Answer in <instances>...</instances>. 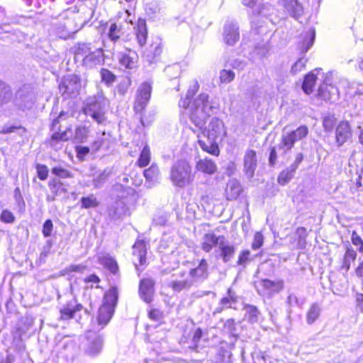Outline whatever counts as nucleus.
I'll use <instances>...</instances> for the list:
<instances>
[{"label": "nucleus", "mask_w": 363, "mask_h": 363, "mask_svg": "<svg viewBox=\"0 0 363 363\" xmlns=\"http://www.w3.org/2000/svg\"><path fill=\"white\" fill-rule=\"evenodd\" d=\"M354 272L358 278L363 279V260L359 262Z\"/></svg>", "instance_id": "obj_64"}, {"label": "nucleus", "mask_w": 363, "mask_h": 363, "mask_svg": "<svg viewBox=\"0 0 363 363\" xmlns=\"http://www.w3.org/2000/svg\"><path fill=\"white\" fill-rule=\"evenodd\" d=\"M84 113L89 115L96 123H101L106 120L105 111L101 101L94 99L89 101L84 107Z\"/></svg>", "instance_id": "obj_13"}, {"label": "nucleus", "mask_w": 363, "mask_h": 363, "mask_svg": "<svg viewBox=\"0 0 363 363\" xmlns=\"http://www.w3.org/2000/svg\"><path fill=\"white\" fill-rule=\"evenodd\" d=\"M16 217L14 214L9 209L3 210L0 213V220L6 224H11L15 222Z\"/></svg>", "instance_id": "obj_49"}, {"label": "nucleus", "mask_w": 363, "mask_h": 363, "mask_svg": "<svg viewBox=\"0 0 363 363\" xmlns=\"http://www.w3.org/2000/svg\"><path fill=\"white\" fill-rule=\"evenodd\" d=\"M337 95V88L332 84H328L324 82L320 84L315 96L321 102H327L332 101Z\"/></svg>", "instance_id": "obj_16"}, {"label": "nucleus", "mask_w": 363, "mask_h": 363, "mask_svg": "<svg viewBox=\"0 0 363 363\" xmlns=\"http://www.w3.org/2000/svg\"><path fill=\"white\" fill-rule=\"evenodd\" d=\"M348 185L351 192L353 193L358 191L362 186L361 175H358L354 182L352 180L349 181Z\"/></svg>", "instance_id": "obj_59"}, {"label": "nucleus", "mask_w": 363, "mask_h": 363, "mask_svg": "<svg viewBox=\"0 0 363 363\" xmlns=\"http://www.w3.org/2000/svg\"><path fill=\"white\" fill-rule=\"evenodd\" d=\"M208 262L206 259L203 258L200 259L199 265L196 267L190 269L189 275L194 281L201 278H206L208 276Z\"/></svg>", "instance_id": "obj_25"}, {"label": "nucleus", "mask_w": 363, "mask_h": 363, "mask_svg": "<svg viewBox=\"0 0 363 363\" xmlns=\"http://www.w3.org/2000/svg\"><path fill=\"white\" fill-rule=\"evenodd\" d=\"M242 191L240 184L235 182L230 183L225 191V199L228 201H235L240 197Z\"/></svg>", "instance_id": "obj_31"}, {"label": "nucleus", "mask_w": 363, "mask_h": 363, "mask_svg": "<svg viewBox=\"0 0 363 363\" xmlns=\"http://www.w3.org/2000/svg\"><path fill=\"white\" fill-rule=\"evenodd\" d=\"M179 277L180 279L172 281L169 284L172 289L176 292L189 289L193 283V281L188 279L186 272L184 271L179 273Z\"/></svg>", "instance_id": "obj_24"}, {"label": "nucleus", "mask_w": 363, "mask_h": 363, "mask_svg": "<svg viewBox=\"0 0 363 363\" xmlns=\"http://www.w3.org/2000/svg\"><path fill=\"white\" fill-rule=\"evenodd\" d=\"M118 294L116 287L106 291L104 295L103 303L98 310L96 320L102 328L111 320L117 305Z\"/></svg>", "instance_id": "obj_3"}, {"label": "nucleus", "mask_w": 363, "mask_h": 363, "mask_svg": "<svg viewBox=\"0 0 363 363\" xmlns=\"http://www.w3.org/2000/svg\"><path fill=\"white\" fill-rule=\"evenodd\" d=\"M284 288V281L282 279L271 280L262 279L259 282V289L257 291L259 294H267L272 296L280 293Z\"/></svg>", "instance_id": "obj_12"}, {"label": "nucleus", "mask_w": 363, "mask_h": 363, "mask_svg": "<svg viewBox=\"0 0 363 363\" xmlns=\"http://www.w3.org/2000/svg\"><path fill=\"white\" fill-rule=\"evenodd\" d=\"M75 150L77 153V157L78 160L83 161L85 157L89 153L90 149L87 146H75Z\"/></svg>", "instance_id": "obj_54"}, {"label": "nucleus", "mask_w": 363, "mask_h": 363, "mask_svg": "<svg viewBox=\"0 0 363 363\" xmlns=\"http://www.w3.org/2000/svg\"><path fill=\"white\" fill-rule=\"evenodd\" d=\"M317 80L318 76L313 71L309 72L304 76L302 83V89L306 94L310 95L313 93Z\"/></svg>", "instance_id": "obj_26"}, {"label": "nucleus", "mask_w": 363, "mask_h": 363, "mask_svg": "<svg viewBox=\"0 0 363 363\" xmlns=\"http://www.w3.org/2000/svg\"><path fill=\"white\" fill-rule=\"evenodd\" d=\"M235 73L232 70L222 69L220 72L219 80L222 84H227L234 80Z\"/></svg>", "instance_id": "obj_47"}, {"label": "nucleus", "mask_w": 363, "mask_h": 363, "mask_svg": "<svg viewBox=\"0 0 363 363\" xmlns=\"http://www.w3.org/2000/svg\"><path fill=\"white\" fill-rule=\"evenodd\" d=\"M90 43H77L71 48L70 52L74 55V60L78 57L84 58L86 54L90 50Z\"/></svg>", "instance_id": "obj_35"}, {"label": "nucleus", "mask_w": 363, "mask_h": 363, "mask_svg": "<svg viewBox=\"0 0 363 363\" xmlns=\"http://www.w3.org/2000/svg\"><path fill=\"white\" fill-rule=\"evenodd\" d=\"M38 178L40 181H45L48 178L49 169L47 165L37 163L35 165Z\"/></svg>", "instance_id": "obj_45"}, {"label": "nucleus", "mask_w": 363, "mask_h": 363, "mask_svg": "<svg viewBox=\"0 0 363 363\" xmlns=\"http://www.w3.org/2000/svg\"><path fill=\"white\" fill-rule=\"evenodd\" d=\"M12 98V90L9 85L0 80V106L7 104Z\"/></svg>", "instance_id": "obj_34"}, {"label": "nucleus", "mask_w": 363, "mask_h": 363, "mask_svg": "<svg viewBox=\"0 0 363 363\" xmlns=\"http://www.w3.org/2000/svg\"><path fill=\"white\" fill-rule=\"evenodd\" d=\"M264 244V236L260 231L255 232L253 235V240L251 245L252 250H258L262 247Z\"/></svg>", "instance_id": "obj_50"}, {"label": "nucleus", "mask_w": 363, "mask_h": 363, "mask_svg": "<svg viewBox=\"0 0 363 363\" xmlns=\"http://www.w3.org/2000/svg\"><path fill=\"white\" fill-rule=\"evenodd\" d=\"M288 13L294 18L298 19L303 14V8L302 5L297 1V5H293L291 10H289Z\"/></svg>", "instance_id": "obj_55"}, {"label": "nucleus", "mask_w": 363, "mask_h": 363, "mask_svg": "<svg viewBox=\"0 0 363 363\" xmlns=\"http://www.w3.org/2000/svg\"><path fill=\"white\" fill-rule=\"evenodd\" d=\"M308 133V128L306 125H301L296 130L282 135L278 147L279 149L283 150V152L286 153L293 148L297 141L306 138Z\"/></svg>", "instance_id": "obj_8"}, {"label": "nucleus", "mask_w": 363, "mask_h": 363, "mask_svg": "<svg viewBox=\"0 0 363 363\" xmlns=\"http://www.w3.org/2000/svg\"><path fill=\"white\" fill-rule=\"evenodd\" d=\"M99 72L101 82L108 86L111 85L116 80V76L106 68H101Z\"/></svg>", "instance_id": "obj_43"}, {"label": "nucleus", "mask_w": 363, "mask_h": 363, "mask_svg": "<svg viewBox=\"0 0 363 363\" xmlns=\"http://www.w3.org/2000/svg\"><path fill=\"white\" fill-rule=\"evenodd\" d=\"M134 35L139 47L143 48L147 41L148 29L146 20L139 18L133 27Z\"/></svg>", "instance_id": "obj_19"}, {"label": "nucleus", "mask_w": 363, "mask_h": 363, "mask_svg": "<svg viewBox=\"0 0 363 363\" xmlns=\"http://www.w3.org/2000/svg\"><path fill=\"white\" fill-rule=\"evenodd\" d=\"M303 154L299 152L296 154L294 162L290 165L289 168L283 169L278 175L277 182L281 186H284L289 182L294 177L295 172L299 164L303 160Z\"/></svg>", "instance_id": "obj_14"}, {"label": "nucleus", "mask_w": 363, "mask_h": 363, "mask_svg": "<svg viewBox=\"0 0 363 363\" xmlns=\"http://www.w3.org/2000/svg\"><path fill=\"white\" fill-rule=\"evenodd\" d=\"M220 239H224V236H217L213 233H206L201 244V250L206 253L211 252L218 244Z\"/></svg>", "instance_id": "obj_23"}, {"label": "nucleus", "mask_w": 363, "mask_h": 363, "mask_svg": "<svg viewBox=\"0 0 363 363\" xmlns=\"http://www.w3.org/2000/svg\"><path fill=\"white\" fill-rule=\"evenodd\" d=\"M147 242L143 239L137 238L133 245L132 255L138 260V263L134 264L138 276H140L143 269L141 267H145L147 264Z\"/></svg>", "instance_id": "obj_9"}, {"label": "nucleus", "mask_w": 363, "mask_h": 363, "mask_svg": "<svg viewBox=\"0 0 363 363\" xmlns=\"http://www.w3.org/2000/svg\"><path fill=\"white\" fill-rule=\"evenodd\" d=\"M51 172L55 177L49 180L48 186L51 192V200L53 201L62 194H67L68 193L67 185L61 179H71L73 177V174L71 171L62 166L52 167Z\"/></svg>", "instance_id": "obj_4"}, {"label": "nucleus", "mask_w": 363, "mask_h": 363, "mask_svg": "<svg viewBox=\"0 0 363 363\" xmlns=\"http://www.w3.org/2000/svg\"><path fill=\"white\" fill-rule=\"evenodd\" d=\"M243 165L245 172L249 174L250 177H252L257 165V153L255 150L252 149L246 150L243 158Z\"/></svg>", "instance_id": "obj_22"}, {"label": "nucleus", "mask_w": 363, "mask_h": 363, "mask_svg": "<svg viewBox=\"0 0 363 363\" xmlns=\"http://www.w3.org/2000/svg\"><path fill=\"white\" fill-rule=\"evenodd\" d=\"M357 257V254L356 251L351 246L347 247L343 256L342 265L340 267L341 269L348 272L350 269L351 263L356 260Z\"/></svg>", "instance_id": "obj_30"}, {"label": "nucleus", "mask_w": 363, "mask_h": 363, "mask_svg": "<svg viewBox=\"0 0 363 363\" xmlns=\"http://www.w3.org/2000/svg\"><path fill=\"white\" fill-rule=\"evenodd\" d=\"M151 161V151L150 147L146 145L143 147L139 157L135 162V165L140 168H143L149 165Z\"/></svg>", "instance_id": "obj_32"}, {"label": "nucleus", "mask_w": 363, "mask_h": 363, "mask_svg": "<svg viewBox=\"0 0 363 363\" xmlns=\"http://www.w3.org/2000/svg\"><path fill=\"white\" fill-rule=\"evenodd\" d=\"M53 229V224L50 219L46 220L43 225L42 233L45 237H50Z\"/></svg>", "instance_id": "obj_60"}, {"label": "nucleus", "mask_w": 363, "mask_h": 363, "mask_svg": "<svg viewBox=\"0 0 363 363\" xmlns=\"http://www.w3.org/2000/svg\"><path fill=\"white\" fill-rule=\"evenodd\" d=\"M308 235L306 228L305 227H298L296 229L293 243H296L297 248H303L306 245V238Z\"/></svg>", "instance_id": "obj_36"}, {"label": "nucleus", "mask_w": 363, "mask_h": 363, "mask_svg": "<svg viewBox=\"0 0 363 363\" xmlns=\"http://www.w3.org/2000/svg\"><path fill=\"white\" fill-rule=\"evenodd\" d=\"M164 44L162 40L159 37H156L152 40L149 45L147 55L152 59H155L162 54Z\"/></svg>", "instance_id": "obj_27"}, {"label": "nucleus", "mask_w": 363, "mask_h": 363, "mask_svg": "<svg viewBox=\"0 0 363 363\" xmlns=\"http://www.w3.org/2000/svg\"><path fill=\"white\" fill-rule=\"evenodd\" d=\"M227 294L228 296L223 297L220 299V304L222 309L230 308H232V304H235L238 302V296L231 288L228 289Z\"/></svg>", "instance_id": "obj_37"}, {"label": "nucleus", "mask_w": 363, "mask_h": 363, "mask_svg": "<svg viewBox=\"0 0 363 363\" xmlns=\"http://www.w3.org/2000/svg\"><path fill=\"white\" fill-rule=\"evenodd\" d=\"M67 116V113L62 111L58 116L52 120L50 129L53 133L46 140V144L52 147H55L60 142H67L73 140L77 143H83L86 141L89 135V127L84 125H77L72 135V125H69L65 130H60V123L62 121V117Z\"/></svg>", "instance_id": "obj_1"}, {"label": "nucleus", "mask_w": 363, "mask_h": 363, "mask_svg": "<svg viewBox=\"0 0 363 363\" xmlns=\"http://www.w3.org/2000/svg\"><path fill=\"white\" fill-rule=\"evenodd\" d=\"M351 242L355 245L358 246V251L359 252H363V240L362 238L357 233L356 231H352L351 235Z\"/></svg>", "instance_id": "obj_52"}, {"label": "nucleus", "mask_w": 363, "mask_h": 363, "mask_svg": "<svg viewBox=\"0 0 363 363\" xmlns=\"http://www.w3.org/2000/svg\"><path fill=\"white\" fill-rule=\"evenodd\" d=\"M101 264L113 274H116L119 272V267L116 260L111 257H104Z\"/></svg>", "instance_id": "obj_39"}, {"label": "nucleus", "mask_w": 363, "mask_h": 363, "mask_svg": "<svg viewBox=\"0 0 363 363\" xmlns=\"http://www.w3.org/2000/svg\"><path fill=\"white\" fill-rule=\"evenodd\" d=\"M155 282L152 278H143L139 282V296L145 303H150L153 300Z\"/></svg>", "instance_id": "obj_15"}, {"label": "nucleus", "mask_w": 363, "mask_h": 363, "mask_svg": "<svg viewBox=\"0 0 363 363\" xmlns=\"http://www.w3.org/2000/svg\"><path fill=\"white\" fill-rule=\"evenodd\" d=\"M281 4L288 12L291 10L293 5H297V0H281Z\"/></svg>", "instance_id": "obj_63"}, {"label": "nucleus", "mask_w": 363, "mask_h": 363, "mask_svg": "<svg viewBox=\"0 0 363 363\" xmlns=\"http://www.w3.org/2000/svg\"><path fill=\"white\" fill-rule=\"evenodd\" d=\"M81 87V77L77 74H70L63 77L58 85L60 94L67 99H72L79 95Z\"/></svg>", "instance_id": "obj_7"}, {"label": "nucleus", "mask_w": 363, "mask_h": 363, "mask_svg": "<svg viewBox=\"0 0 363 363\" xmlns=\"http://www.w3.org/2000/svg\"><path fill=\"white\" fill-rule=\"evenodd\" d=\"M199 84L197 81H195L194 84L189 87L187 89L186 96L181 98L179 101V106L184 109L190 108L189 117L191 121L196 125H199L201 124V120L196 116V112L198 108V106L196 104V101L194 99L196 94L199 89Z\"/></svg>", "instance_id": "obj_5"}, {"label": "nucleus", "mask_w": 363, "mask_h": 363, "mask_svg": "<svg viewBox=\"0 0 363 363\" xmlns=\"http://www.w3.org/2000/svg\"><path fill=\"white\" fill-rule=\"evenodd\" d=\"M288 13L294 18L298 19L303 14V8L302 5L297 1V5H293L291 10H289Z\"/></svg>", "instance_id": "obj_56"}, {"label": "nucleus", "mask_w": 363, "mask_h": 363, "mask_svg": "<svg viewBox=\"0 0 363 363\" xmlns=\"http://www.w3.org/2000/svg\"><path fill=\"white\" fill-rule=\"evenodd\" d=\"M307 61L306 58H299L291 67V72L293 74H297L303 71L306 69Z\"/></svg>", "instance_id": "obj_48"}, {"label": "nucleus", "mask_w": 363, "mask_h": 363, "mask_svg": "<svg viewBox=\"0 0 363 363\" xmlns=\"http://www.w3.org/2000/svg\"><path fill=\"white\" fill-rule=\"evenodd\" d=\"M250 251L249 250H243L239 252L237 264L240 266H245L247 262L250 259Z\"/></svg>", "instance_id": "obj_51"}, {"label": "nucleus", "mask_w": 363, "mask_h": 363, "mask_svg": "<svg viewBox=\"0 0 363 363\" xmlns=\"http://www.w3.org/2000/svg\"><path fill=\"white\" fill-rule=\"evenodd\" d=\"M104 55V49L96 48L94 50H89L84 58L82 59L84 64L96 63L103 59Z\"/></svg>", "instance_id": "obj_33"}, {"label": "nucleus", "mask_w": 363, "mask_h": 363, "mask_svg": "<svg viewBox=\"0 0 363 363\" xmlns=\"http://www.w3.org/2000/svg\"><path fill=\"white\" fill-rule=\"evenodd\" d=\"M169 179L175 187L184 188L191 185L195 179L191 162L184 158L177 160L170 167Z\"/></svg>", "instance_id": "obj_2"}, {"label": "nucleus", "mask_w": 363, "mask_h": 363, "mask_svg": "<svg viewBox=\"0 0 363 363\" xmlns=\"http://www.w3.org/2000/svg\"><path fill=\"white\" fill-rule=\"evenodd\" d=\"M118 61L120 65L127 69H133L138 67V54L130 48L120 55Z\"/></svg>", "instance_id": "obj_20"}, {"label": "nucleus", "mask_w": 363, "mask_h": 363, "mask_svg": "<svg viewBox=\"0 0 363 363\" xmlns=\"http://www.w3.org/2000/svg\"><path fill=\"white\" fill-rule=\"evenodd\" d=\"M320 315V308L317 303H314L310 306L306 313V321L309 325L313 324L318 320Z\"/></svg>", "instance_id": "obj_38"}, {"label": "nucleus", "mask_w": 363, "mask_h": 363, "mask_svg": "<svg viewBox=\"0 0 363 363\" xmlns=\"http://www.w3.org/2000/svg\"><path fill=\"white\" fill-rule=\"evenodd\" d=\"M83 281L85 284H89V283L94 284H96L95 288H100L99 284L101 282V279L96 274H91L88 275L87 277H86L84 279Z\"/></svg>", "instance_id": "obj_61"}, {"label": "nucleus", "mask_w": 363, "mask_h": 363, "mask_svg": "<svg viewBox=\"0 0 363 363\" xmlns=\"http://www.w3.org/2000/svg\"><path fill=\"white\" fill-rule=\"evenodd\" d=\"M203 332L201 328H197L194 330L192 337H191V342L194 345L195 347H198V345L200 342V340H201V337H203Z\"/></svg>", "instance_id": "obj_57"}, {"label": "nucleus", "mask_w": 363, "mask_h": 363, "mask_svg": "<svg viewBox=\"0 0 363 363\" xmlns=\"http://www.w3.org/2000/svg\"><path fill=\"white\" fill-rule=\"evenodd\" d=\"M299 38L300 39L298 43V49L301 52H305L313 43L315 39V30L313 29H311L307 33L301 35Z\"/></svg>", "instance_id": "obj_28"}, {"label": "nucleus", "mask_w": 363, "mask_h": 363, "mask_svg": "<svg viewBox=\"0 0 363 363\" xmlns=\"http://www.w3.org/2000/svg\"><path fill=\"white\" fill-rule=\"evenodd\" d=\"M121 28L116 23L113 22L110 25L107 32V36L111 42L115 43L121 39Z\"/></svg>", "instance_id": "obj_41"}, {"label": "nucleus", "mask_w": 363, "mask_h": 363, "mask_svg": "<svg viewBox=\"0 0 363 363\" xmlns=\"http://www.w3.org/2000/svg\"><path fill=\"white\" fill-rule=\"evenodd\" d=\"M336 123L337 119L333 115L326 116L323 119V127L326 132L333 130Z\"/></svg>", "instance_id": "obj_46"}, {"label": "nucleus", "mask_w": 363, "mask_h": 363, "mask_svg": "<svg viewBox=\"0 0 363 363\" xmlns=\"http://www.w3.org/2000/svg\"><path fill=\"white\" fill-rule=\"evenodd\" d=\"M277 150L275 147H272L270 148L269 157V163L271 166H274L277 161Z\"/></svg>", "instance_id": "obj_62"}, {"label": "nucleus", "mask_w": 363, "mask_h": 363, "mask_svg": "<svg viewBox=\"0 0 363 363\" xmlns=\"http://www.w3.org/2000/svg\"><path fill=\"white\" fill-rule=\"evenodd\" d=\"M224 125L220 120L217 118L213 119L208 124L207 128H204L200 133L206 138L218 139L222 138L224 134Z\"/></svg>", "instance_id": "obj_17"}, {"label": "nucleus", "mask_w": 363, "mask_h": 363, "mask_svg": "<svg viewBox=\"0 0 363 363\" xmlns=\"http://www.w3.org/2000/svg\"><path fill=\"white\" fill-rule=\"evenodd\" d=\"M220 250L224 262H228L233 257L235 251V247L229 245H221Z\"/></svg>", "instance_id": "obj_44"}, {"label": "nucleus", "mask_w": 363, "mask_h": 363, "mask_svg": "<svg viewBox=\"0 0 363 363\" xmlns=\"http://www.w3.org/2000/svg\"><path fill=\"white\" fill-rule=\"evenodd\" d=\"M82 208H97L99 206V202L96 197L93 195L88 196H82L80 199Z\"/></svg>", "instance_id": "obj_42"}, {"label": "nucleus", "mask_w": 363, "mask_h": 363, "mask_svg": "<svg viewBox=\"0 0 363 363\" xmlns=\"http://www.w3.org/2000/svg\"><path fill=\"white\" fill-rule=\"evenodd\" d=\"M132 85V81L130 77H128L127 81L119 83L116 86L118 93L121 95H124L128 91Z\"/></svg>", "instance_id": "obj_53"}, {"label": "nucleus", "mask_w": 363, "mask_h": 363, "mask_svg": "<svg viewBox=\"0 0 363 363\" xmlns=\"http://www.w3.org/2000/svg\"><path fill=\"white\" fill-rule=\"evenodd\" d=\"M197 137L198 143L203 152L216 157L220 155V150L216 141L217 140L206 138V137L203 136L201 133H199Z\"/></svg>", "instance_id": "obj_18"}, {"label": "nucleus", "mask_w": 363, "mask_h": 363, "mask_svg": "<svg viewBox=\"0 0 363 363\" xmlns=\"http://www.w3.org/2000/svg\"><path fill=\"white\" fill-rule=\"evenodd\" d=\"M82 309V304L79 303L76 298H72L59 308L58 320L62 322H67L74 319L77 313L81 312Z\"/></svg>", "instance_id": "obj_10"}, {"label": "nucleus", "mask_w": 363, "mask_h": 363, "mask_svg": "<svg viewBox=\"0 0 363 363\" xmlns=\"http://www.w3.org/2000/svg\"><path fill=\"white\" fill-rule=\"evenodd\" d=\"M147 316L152 320L159 321L162 318L163 313L158 309L151 308L147 312Z\"/></svg>", "instance_id": "obj_58"}, {"label": "nucleus", "mask_w": 363, "mask_h": 363, "mask_svg": "<svg viewBox=\"0 0 363 363\" xmlns=\"http://www.w3.org/2000/svg\"><path fill=\"white\" fill-rule=\"evenodd\" d=\"M240 38L238 28L227 26L224 28V41L228 45H235Z\"/></svg>", "instance_id": "obj_29"}, {"label": "nucleus", "mask_w": 363, "mask_h": 363, "mask_svg": "<svg viewBox=\"0 0 363 363\" xmlns=\"http://www.w3.org/2000/svg\"><path fill=\"white\" fill-rule=\"evenodd\" d=\"M353 131L348 121H340L335 129V140L337 147H341L352 140Z\"/></svg>", "instance_id": "obj_11"}, {"label": "nucleus", "mask_w": 363, "mask_h": 363, "mask_svg": "<svg viewBox=\"0 0 363 363\" xmlns=\"http://www.w3.org/2000/svg\"><path fill=\"white\" fill-rule=\"evenodd\" d=\"M160 174V169L157 164L152 163L143 171V176L147 182H152L157 179Z\"/></svg>", "instance_id": "obj_40"}, {"label": "nucleus", "mask_w": 363, "mask_h": 363, "mask_svg": "<svg viewBox=\"0 0 363 363\" xmlns=\"http://www.w3.org/2000/svg\"><path fill=\"white\" fill-rule=\"evenodd\" d=\"M195 167L197 172L203 174L213 175L218 172L216 162L208 157L199 159Z\"/></svg>", "instance_id": "obj_21"}, {"label": "nucleus", "mask_w": 363, "mask_h": 363, "mask_svg": "<svg viewBox=\"0 0 363 363\" xmlns=\"http://www.w3.org/2000/svg\"><path fill=\"white\" fill-rule=\"evenodd\" d=\"M152 91L150 83L144 82L140 84L136 90L133 108L135 113H143L149 104Z\"/></svg>", "instance_id": "obj_6"}]
</instances>
